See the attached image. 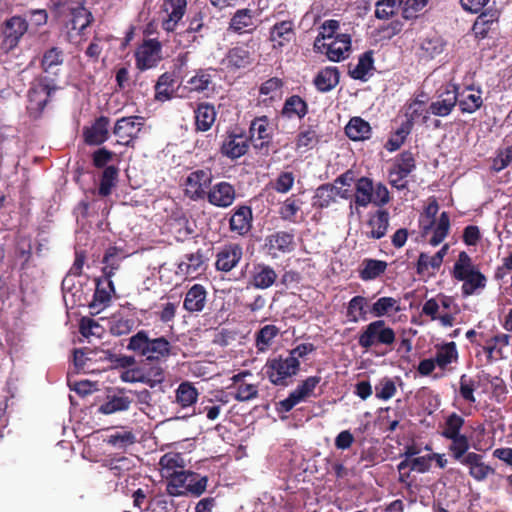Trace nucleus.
<instances>
[{"label":"nucleus","mask_w":512,"mask_h":512,"mask_svg":"<svg viewBox=\"0 0 512 512\" xmlns=\"http://www.w3.org/2000/svg\"><path fill=\"white\" fill-rule=\"evenodd\" d=\"M207 291L201 284H194L188 289L183 301V308L189 313L201 312L206 305Z\"/></svg>","instance_id":"473e14b6"},{"label":"nucleus","mask_w":512,"mask_h":512,"mask_svg":"<svg viewBox=\"0 0 512 512\" xmlns=\"http://www.w3.org/2000/svg\"><path fill=\"white\" fill-rule=\"evenodd\" d=\"M123 250L117 246H110L104 253L102 263V274L105 277L112 278L116 271L120 268L122 259L125 258L122 255Z\"/></svg>","instance_id":"79ce46f5"},{"label":"nucleus","mask_w":512,"mask_h":512,"mask_svg":"<svg viewBox=\"0 0 512 512\" xmlns=\"http://www.w3.org/2000/svg\"><path fill=\"white\" fill-rule=\"evenodd\" d=\"M386 269V261L367 258L362 262V269L359 271V276L364 281L374 280L382 275Z\"/></svg>","instance_id":"603ef678"},{"label":"nucleus","mask_w":512,"mask_h":512,"mask_svg":"<svg viewBox=\"0 0 512 512\" xmlns=\"http://www.w3.org/2000/svg\"><path fill=\"white\" fill-rule=\"evenodd\" d=\"M144 127V118L141 116H126L118 119L112 129L117 138V144L135 148L139 134Z\"/></svg>","instance_id":"423d86ee"},{"label":"nucleus","mask_w":512,"mask_h":512,"mask_svg":"<svg viewBox=\"0 0 512 512\" xmlns=\"http://www.w3.org/2000/svg\"><path fill=\"white\" fill-rule=\"evenodd\" d=\"M470 274L471 275L467 276L466 279L460 280L463 282L461 286L463 297L471 296L475 294L478 289H483L486 286L487 278L480 270Z\"/></svg>","instance_id":"6e6d98bb"},{"label":"nucleus","mask_w":512,"mask_h":512,"mask_svg":"<svg viewBox=\"0 0 512 512\" xmlns=\"http://www.w3.org/2000/svg\"><path fill=\"white\" fill-rule=\"evenodd\" d=\"M109 331L113 336H123L131 333L135 328V320L126 317L121 312H116L108 320Z\"/></svg>","instance_id":"c03bdc74"},{"label":"nucleus","mask_w":512,"mask_h":512,"mask_svg":"<svg viewBox=\"0 0 512 512\" xmlns=\"http://www.w3.org/2000/svg\"><path fill=\"white\" fill-rule=\"evenodd\" d=\"M248 138L250 141L261 140L260 145H254L256 148H263L270 143L272 140V128L270 127L268 116L256 117L251 121Z\"/></svg>","instance_id":"cd10ccee"},{"label":"nucleus","mask_w":512,"mask_h":512,"mask_svg":"<svg viewBox=\"0 0 512 512\" xmlns=\"http://www.w3.org/2000/svg\"><path fill=\"white\" fill-rule=\"evenodd\" d=\"M162 45L157 39L144 40L135 52L136 67L140 71L151 69L160 61Z\"/></svg>","instance_id":"f3484780"},{"label":"nucleus","mask_w":512,"mask_h":512,"mask_svg":"<svg viewBox=\"0 0 512 512\" xmlns=\"http://www.w3.org/2000/svg\"><path fill=\"white\" fill-rule=\"evenodd\" d=\"M60 89L59 86L53 83V79L48 77L33 83L27 95L29 115L34 119L39 118L47 103L52 99L53 94Z\"/></svg>","instance_id":"39448f33"},{"label":"nucleus","mask_w":512,"mask_h":512,"mask_svg":"<svg viewBox=\"0 0 512 512\" xmlns=\"http://www.w3.org/2000/svg\"><path fill=\"white\" fill-rule=\"evenodd\" d=\"M374 68L373 51L369 50L359 56L358 63L349 65L348 75L355 80L367 81L369 72Z\"/></svg>","instance_id":"a19ab883"},{"label":"nucleus","mask_w":512,"mask_h":512,"mask_svg":"<svg viewBox=\"0 0 512 512\" xmlns=\"http://www.w3.org/2000/svg\"><path fill=\"white\" fill-rule=\"evenodd\" d=\"M27 28L26 20L20 16H13L6 20L2 28L3 46L8 50L16 47Z\"/></svg>","instance_id":"4be33fe9"},{"label":"nucleus","mask_w":512,"mask_h":512,"mask_svg":"<svg viewBox=\"0 0 512 512\" xmlns=\"http://www.w3.org/2000/svg\"><path fill=\"white\" fill-rule=\"evenodd\" d=\"M167 478L166 491L170 496H181L186 494V488L189 478L195 477L191 471H174L165 474Z\"/></svg>","instance_id":"e433bc0d"},{"label":"nucleus","mask_w":512,"mask_h":512,"mask_svg":"<svg viewBox=\"0 0 512 512\" xmlns=\"http://www.w3.org/2000/svg\"><path fill=\"white\" fill-rule=\"evenodd\" d=\"M462 113L472 114L481 108L483 105V99L481 96V90H477L475 93L465 95L464 93L459 94L458 103Z\"/></svg>","instance_id":"4d7b16f0"},{"label":"nucleus","mask_w":512,"mask_h":512,"mask_svg":"<svg viewBox=\"0 0 512 512\" xmlns=\"http://www.w3.org/2000/svg\"><path fill=\"white\" fill-rule=\"evenodd\" d=\"M264 250L272 258L290 253L295 248V235L289 231H276L265 237Z\"/></svg>","instance_id":"ddd939ff"},{"label":"nucleus","mask_w":512,"mask_h":512,"mask_svg":"<svg viewBox=\"0 0 512 512\" xmlns=\"http://www.w3.org/2000/svg\"><path fill=\"white\" fill-rule=\"evenodd\" d=\"M249 138L241 129H235L227 132L220 151L222 155L234 160L245 155L249 149Z\"/></svg>","instance_id":"2eb2a0df"},{"label":"nucleus","mask_w":512,"mask_h":512,"mask_svg":"<svg viewBox=\"0 0 512 512\" xmlns=\"http://www.w3.org/2000/svg\"><path fill=\"white\" fill-rule=\"evenodd\" d=\"M369 231L365 233L368 239L383 238L389 227V213L387 210H377L371 215L366 223Z\"/></svg>","instance_id":"72a5a7b5"},{"label":"nucleus","mask_w":512,"mask_h":512,"mask_svg":"<svg viewBox=\"0 0 512 512\" xmlns=\"http://www.w3.org/2000/svg\"><path fill=\"white\" fill-rule=\"evenodd\" d=\"M403 0H378L375 4V16L387 20L394 16L399 8L402 9Z\"/></svg>","instance_id":"052dcab7"},{"label":"nucleus","mask_w":512,"mask_h":512,"mask_svg":"<svg viewBox=\"0 0 512 512\" xmlns=\"http://www.w3.org/2000/svg\"><path fill=\"white\" fill-rule=\"evenodd\" d=\"M329 60L339 62L345 59V53L350 51L351 37L348 34H337L330 42L324 43Z\"/></svg>","instance_id":"2f4dec72"},{"label":"nucleus","mask_w":512,"mask_h":512,"mask_svg":"<svg viewBox=\"0 0 512 512\" xmlns=\"http://www.w3.org/2000/svg\"><path fill=\"white\" fill-rule=\"evenodd\" d=\"M115 157V152L106 147H100L91 154L92 165L97 169L104 170L107 166H110L109 163L112 162Z\"/></svg>","instance_id":"774afa93"},{"label":"nucleus","mask_w":512,"mask_h":512,"mask_svg":"<svg viewBox=\"0 0 512 512\" xmlns=\"http://www.w3.org/2000/svg\"><path fill=\"white\" fill-rule=\"evenodd\" d=\"M464 424L465 419L455 412L445 419L441 436L451 441L448 446L450 456L456 454L457 457H460L463 452H467L470 448L469 438L465 434H461Z\"/></svg>","instance_id":"20e7f679"},{"label":"nucleus","mask_w":512,"mask_h":512,"mask_svg":"<svg viewBox=\"0 0 512 512\" xmlns=\"http://www.w3.org/2000/svg\"><path fill=\"white\" fill-rule=\"evenodd\" d=\"M78 331L84 339L92 342L93 339L102 338L105 328L95 319L85 316L79 320Z\"/></svg>","instance_id":"a18cd8bd"},{"label":"nucleus","mask_w":512,"mask_h":512,"mask_svg":"<svg viewBox=\"0 0 512 512\" xmlns=\"http://www.w3.org/2000/svg\"><path fill=\"white\" fill-rule=\"evenodd\" d=\"M99 356L100 360L108 361L112 367L127 369L136 364V359L134 356L129 355H117L110 351H101Z\"/></svg>","instance_id":"338daca9"},{"label":"nucleus","mask_w":512,"mask_h":512,"mask_svg":"<svg viewBox=\"0 0 512 512\" xmlns=\"http://www.w3.org/2000/svg\"><path fill=\"white\" fill-rule=\"evenodd\" d=\"M373 200V180L366 176L360 177L355 182L353 202L349 205L351 213H353L354 207L356 209L358 207L366 208Z\"/></svg>","instance_id":"bb28decb"},{"label":"nucleus","mask_w":512,"mask_h":512,"mask_svg":"<svg viewBox=\"0 0 512 512\" xmlns=\"http://www.w3.org/2000/svg\"><path fill=\"white\" fill-rule=\"evenodd\" d=\"M217 111L213 104L208 102L199 103L194 109L195 132L209 131L216 121Z\"/></svg>","instance_id":"c85d7f7f"},{"label":"nucleus","mask_w":512,"mask_h":512,"mask_svg":"<svg viewBox=\"0 0 512 512\" xmlns=\"http://www.w3.org/2000/svg\"><path fill=\"white\" fill-rule=\"evenodd\" d=\"M455 461L469 468V475L476 481H484L495 469L483 462V456L475 452H463L460 457L451 456Z\"/></svg>","instance_id":"dca6fc26"},{"label":"nucleus","mask_w":512,"mask_h":512,"mask_svg":"<svg viewBox=\"0 0 512 512\" xmlns=\"http://www.w3.org/2000/svg\"><path fill=\"white\" fill-rule=\"evenodd\" d=\"M101 351L88 348L74 349L72 352V364L70 369L73 373H87L93 371L92 362L97 360Z\"/></svg>","instance_id":"c756f323"},{"label":"nucleus","mask_w":512,"mask_h":512,"mask_svg":"<svg viewBox=\"0 0 512 512\" xmlns=\"http://www.w3.org/2000/svg\"><path fill=\"white\" fill-rule=\"evenodd\" d=\"M280 329L273 324L261 327L255 334V346L259 352H265L279 335Z\"/></svg>","instance_id":"09e8293b"},{"label":"nucleus","mask_w":512,"mask_h":512,"mask_svg":"<svg viewBox=\"0 0 512 512\" xmlns=\"http://www.w3.org/2000/svg\"><path fill=\"white\" fill-rule=\"evenodd\" d=\"M203 265V254L200 250L195 253L186 254L184 260L178 265V270L181 274L190 276L197 273Z\"/></svg>","instance_id":"13d9d810"},{"label":"nucleus","mask_w":512,"mask_h":512,"mask_svg":"<svg viewBox=\"0 0 512 512\" xmlns=\"http://www.w3.org/2000/svg\"><path fill=\"white\" fill-rule=\"evenodd\" d=\"M340 80V72L337 67H325L314 78V85L320 92H329L334 89Z\"/></svg>","instance_id":"58836bf2"},{"label":"nucleus","mask_w":512,"mask_h":512,"mask_svg":"<svg viewBox=\"0 0 512 512\" xmlns=\"http://www.w3.org/2000/svg\"><path fill=\"white\" fill-rule=\"evenodd\" d=\"M425 103L422 100L414 99L408 105L405 112L406 120L404 122H410V127L413 129L414 122L422 117V122L426 123L428 120V113L424 114Z\"/></svg>","instance_id":"69168bd1"},{"label":"nucleus","mask_w":512,"mask_h":512,"mask_svg":"<svg viewBox=\"0 0 512 512\" xmlns=\"http://www.w3.org/2000/svg\"><path fill=\"white\" fill-rule=\"evenodd\" d=\"M136 356L143 358L149 367L161 366L170 357L178 355V348L174 346L165 336L150 338L149 332L139 330L132 335L126 346Z\"/></svg>","instance_id":"f257e3e1"},{"label":"nucleus","mask_w":512,"mask_h":512,"mask_svg":"<svg viewBox=\"0 0 512 512\" xmlns=\"http://www.w3.org/2000/svg\"><path fill=\"white\" fill-rule=\"evenodd\" d=\"M309 112V105L305 99L299 95L287 97L281 109V116L286 119L297 118L302 120Z\"/></svg>","instance_id":"7c9ffc66"},{"label":"nucleus","mask_w":512,"mask_h":512,"mask_svg":"<svg viewBox=\"0 0 512 512\" xmlns=\"http://www.w3.org/2000/svg\"><path fill=\"white\" fill-rule=\"evenodd\" d=\"M115 285L112 278L103 276L96 279V288L93 294V300L89 304L90 308L98 309V311L108 307L111 302L112 295L115 294Z\"/></svg>","instance_id":"393cba45"},{"label":"nucleus","mask_w":512,"mask_h":512,"mask_svg":"<svg viewBox=\"0 0 512 512\" xmlns=\"http://www.w3.org/2000/svg\"><path fill=\"white\" fill-rule=\"evenodd\" d=\"M254 54L253 40L238 42L227 51L222 60V64L230 71L245 69L253 63Z\"/></svg>","instance_id":"9d476101"},{"label":"nucleus","mask_w":512,"mask_h":512,"mask_svg":"<svg viewBox=\"0 0 512 512\" xmlns=\"http://www.w3.org/2000/svg\"><path fill=\"white\" fill-rule=\"evenodd\" d=\"M119 168L116 165L107 166L99 177L98 195L109 196L116 187L119 177Z\"/></svg>","instance_id":"37998d69"},{"label":"nucleus","mask_w":512,"mask_h":512,"mask_svg":"<svg viewBox=\"0 0 512 512\" xmlns=\"http://www.w3.org/2000/svg\"><path fill=\"white\" fill-rule=\"evenodd\" d=\"M213 180L212 171L208 168L197 169L189 173L184 181V194L192 201L204 200Z\"/></svg>","instance_id":"0eeeda50"},{"label":"nucleus","mask_w":512,"mask_h":512,"mask_svg":"<svg viewBox=\"0 0 512 512\" xmlns=\"http://www.w3.org/2000/svg\"><path fill=\"white\" fill-rule=\"evenodd\" d=\"M243 257V248L238 243H229L220 248L216 255L215 267L218 271L230 272Z\"/></svg>","instance_id":"5701e85b"},{"label":"nucleus","mask_w":512,"mask_h":512,"mask_svg":"<svg viewBox=\"0 0 512 512\" xmlns=\"http://www.w3.org/2000/svg\"><path fill=\"white\" fill-rule=\"evenodd\" d=\"M459 86L447 84L439 91L437 99L430 103L427 113L438 117L450 115L458 103Z\"/></svg>","instance_id":"9b49d317"},{"label":"nucleus","mask_w":512,"mask_h":512,"mask_svg":"<svg viewBox=\"0 0 512 512\" xmlns=\"http://www.w3.org/2000/svg\"><path fill=\"white\" fill-rule=\"evenodd\" d=\"M335 202V185L332 183H325L316 189L312 205L317 209H325Z\"/></svg>","instance_id":"de8ad7c7"},{"label":"nucleus","mask_w":512,"mask_h":512,"mask_svg":"<svg viewBox=\"0 0 512 512\" xmlns=\"http://www.w3.org/2000/svg\"><path fill=\"white\" fill-rule=\"evenodd\" d=\"M301 369V362L286 353L271 356L263 366L264 375L274 386L288 387Z\"/></svg>","instance_id":"f03ea898"},{"label":"nucleus","mask_w":512,"mask_h":512,"mask_svg":"<svg viewBox=\"0 0 512 512\" xmlns=\"http://www.w3.org/2000/svg\"><path fill=\"white\" fill-rule=\"evenodd\" d=\"M347 137L352 141H364L370 139L372 128L366 120L361 117H352L345 127Z\"/></svg>","instance_id":"4c0bfd02"},{"label":"nucleus","mask_w":512,"mask_h":512,"mask_svg":"<svg viewBox=\"0 0 512 512\" xmlns=\"http://www.w3.org/2000/svg\"><path fill=\"white\" fill-rule=\"evenodd\" d=\"M131 403L132 399L126 396L123 390H119L118 394L108 395L107 400L99 406L98 411L105 415L126 411Z\"/></svg>","instance_id":"ea45409f"},{"label":"nucleus","mask_w":512,"mask_h":512,"mask_svg":"<svg viewBox=\"0 0 512 512\" xmlns=\"http://www.w3.org/2000/svg\"><path fill=\"white\" fill-rule=\"evenodd\" d=\"M187 87L192 92H203L212 83V76L205 69H199L196 74L187 80Z\"/></svg>","instance_id":"e2e57ef3"},{"label":"nucleus","mask_w":512,"mask_h":512,"mask_svg":"<svg viewBox=\"0 0 512 512\" xmlns=\"http://www.w3.org/2000/svg\"><path fill=\"white\" fill-rule=\"evenodd\" d=\"M62 50L57 47H52L46 51L42 58V68L47 74H57L55 67L62 64Z\"/></svg>","instance_id":"0e129e2a"},{"label":"nucleus","mask_w":512,"mask_h":512,"mask_svg":"<svg viewBox=\"0 0 512 512\" xmlns=\"http://www.w3.org/2000/svg\"><path fill=\"white\" fill-rule=\"evenodd\" d=\"M479 269L473 264L471 257L467 252L461 251L458 255V259L454 263L452 276L456 280L466 279L470 276V273H475Z\"/></svg>","instance_id":"3c124183"},{"label":"nucleus","mask_w":512,"mask_h":512,"mask_svg":"<svg viewBox=\"0 0 512 512\" xmlns=\"http://www.w3.org/2000/svg\"><path fill=\"white\" fill-rule=\"evenodd\" d=\"M400 311L399 300L393 297H380L370 307V314L376 318H381L389 312L398 313Z\"/></svg>","instance_id":"864d4df0"},{"label":"nucleus","mask_w":512,"mask_h":512,"mask_svg":"<svg viewBox=\"0 0 512 512\" xmlns=\"http://www.w3.org/2000/svg\"><path fill=\"white\" fill-rule=\"evenodd\" d=\"M416 168V161L410 150L401 152L389 170V183L397 190H404L408 187L405 180Z\"/></svg>","instance_id":"1a4fd4ad"},{"label":"nucleus","mask_w":512,"mask_h":512,"mask_svg":"<svg viewBox=\"0 0 512 512\" xmlns=\"http://www.w3.org/2000/svg\"><path fill=\"white\" fill-rule=\"evenodd\" d=\"M321 376H309L301 381L297 387L289 393L288 397L279 402V411L290 412L298 403L313 395L317 385L321 382Z\"/></svg>","instance_id":"f8f14e48"},{"label":"nucleus","mask_w":512,"mask_h":512,"mask_svg":"<svg viewBox=\"0 0 512 512\" xmlns=\"http://www.w3.org/2000/svg\"><path fill=\"white\" fill-rule=\"evenodd\" d=\"M396 341V333L384 320L377 319L363 326L357 336L358 345L368 351L372 348H393Z\"/></svg>","instance_id":"7ed1b4c3"},{"label":"nucleus","mask_w":512,"mask_h":512,"mask_svg":"<svg viewBox=\"0 0 512 512\" xmlns=\"http://www.w3.org/2000/svg\"><path fill=\"white\" fill-rule=\"evenodd\" d=\"M296 38L294 23L291 20H284L275 23L269 31V40L275 50H282Z\"/></svg>","instance_id":"b1692460"},{"label":"nucleus","mask_w":512,"mask_h":512,"mask_svg":"<svg viewBox=\"0 0 512 512\" xmlns=\"http://www.w3.org/2000/svg\"><path fill=\"white\" fill-rule=\"evenodd\" d=\"M176 402L182 407L187 408L196 403L198 399V390L188 381L179 384L175 391Z\"/></svg>","instance_id":"5fc2aeb1"},{"label":"nucleus","mask_w":512,"mask_h":512,"mask_svg":"<svg viewBox=\"0 0 512 512\" xmlns=\"http://www.w3.org/2000/svg\"><path fill=\"white\" fill-rule=\"evenodd\" d=\"M278 274L269 264L264 262L254 263L248 273L247 286L255 289L266 290L277 283Z\"/></svg>","instance_id":"4468645a"},{"label":"nucleus","mask_w":512,"mask_h":512,"mask_svg":"<svg viewBox=\"0 0 512 512\" xmlns=\"http://www.w3.org/2000/svg\"><path fill=\"white\" fill-rule=\"evenodd\" d=\"M499 20L497 10H485L477 16L472 31L477 39H485Z\"/></svg>","instance_id":"c9c22d12"},{"label":"nucleus","mask_w":512,"mask_h":512,"mask_svg":"<svg viewBox=\"0 0 512 512\" xmlns=\"http://www.w3.org/2000/svg\"><path fill=\"white\" fill-rule=\"evenodd\" d=\"M187 0H164L160 7V26L167 34L175 33L187 13Z\"/></svg>","instance_id":"6e6552de"},{"label":"nucleus","mask_w":512,"mask_h":512,"mask_svg":"<svg viewBox=\"0 0 512 512\" xmlns=\"http://www.w3.org/2000/svg\"><path fill=\"white\" fill-rule=\"evenodd\" d=\"M368 300L364 296H354L347 306L346 317L349 322L357 323L359 320L367 319L366 307Z\"/></svg>","instance_id":"8fccbe9b"},{"label":"nucleus","mask_w":512,"mask_h":512,"mask_svg":"<svg viewBox=\"0 0 512 512\" xmlns=\"http://www.w3.org/2000/svg\"><path fill=\"white\" fill-rule=\"evenodd\" d=\"M459 358V353L457 350L456 343L451 341L444 343L442 345L436 346L435 352V361L437 367L443 371H451V364L457 363Z\"/></svg>","instance_id":"f704fd0d"},{"label":"nucleus","mask_w":512,"mask_h":512,"mask_svg":"<svg viewBox=\"0 0 512 512\" xmlns=\"http://www.w3.org/2000/svg\"><path fill=\"white\" fill-rule=\"evenodd\" d=\"M252 209L250 206L241 205L237 207L229 219L230 231L237 235L244 236L252 228Z\"/></svg>","instance_id":"a878e982"},{"label":"nucleus","mask_w":512,"mask_h":512,"mask_svg":"<svg viewBox=\"0 0 512 512\" xmlns=\"http://www.w3.org/2000/svg\"><path fill=\"white\" fill-rule=\"evenodd\" d=\"M253 18L250 9H239L230 20V29L237 33L251 32L255 28Z\"/></svg>","instance_id":"49530a36"},{"label":"nucleus","mask_w":512,"mask_h":512,"mask_svg":"<svg viewBox=\"0 0 512 512\" xmlns=\"http://www.w3.org/2000/svg\"><path fill=\"white\" fill-rule=\"evenodd\" d=\"M411 131L412 128L410 127V122H403L401 126L391 134L384 145L385 149L389 152H394L400 149Z\"/></svg>","instance_id":"bf43d9fd"},{"label":"nucleus","mask_w":512,"mask_h":512,"mask_svg":"<svg viewBox=\"0 0 512 512\" xmlns=\"http://www.w3.org/2000/svg\"><path fill=\"white\" fill-rule=\"evenodd\" d=\"M94 21L92 13L85 6H72L69 8V20L66 21V36L72 41L75 35H81Z\"/></svg>","instance_id":"6ab92c4d"},{"label":"nucleus","mask_w":512,"mask_h":512,"mask_svg":"<svg viewBox=\"0 0 512 512\" xmlns=\"http://www.w3.org/2000/svg\"><path fill=\"white\" fill-rule=\"evenodd\" d=\"M120 378L124 382H141L149 384L150 387H154L164 381L165 371L162 366L157 365L148 367L145 370L140 368L127 369L121 373Z\"/></svg>","instance_id":"a211bd4d"},{"label":"nucleus","mask_w":512,"mask_h":512,"mask_svg":"<svg viewBox=\"0 0 512 512\" xmlns=\"http://www.w3.org/2000/svg\"><path fill=\"white\" fill-rule=\"evenodd\" d=\"M174 80L168 73L162 74L155 85V98L159 101L170 100L173 96Z\"/></svg>","instance_id":"680f3d73"},{"label":"nucleus","mask_w":512,"mask_h":512,"mask_svg":"<svg viewBox=\"0 0 512 512\" xmlns=\"http://www.w3.org/2000/svg\"><path fill=\"white\" fill-rule=\"evenodd\" d=\"M110 119L101 115L97 117L89 127L83 128L84 142L89 146H100L105 143L109 137Z\"/></svg>","instance_id":"aec40b11"},{"label":"nucleus","mask_w":512,"mask_h":512,"mask_svg":"<svg viewBox=\"0 0 512 512\" xmlns=\"http://www.w3.org/2000/svg\"><path fill=\"white\" fill-rule=\"evenodd\" d=\"M235 198L234 186L229 182L221 181L214 185L211 184L205 199L215 207L227 208L233 204Z\"/></svg>","instance_id":"412c9836"}]
</instances>
